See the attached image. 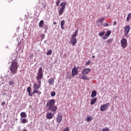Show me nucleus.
Masks as SVG:
<instances>
[{
    "label": "nucleus",
    "instance_id": "f257e3e1",
    "mask_svg": "<svg viewBox=\"0 0 131 131\" xmlns=\"http://www.w3.org/2000/svg\"><path fill=\"white\" fill-rule=\"evenodd\" d=\"M18 67L19 64H18V59H15L12 60L11 62V64L9 68L11 74H13V75L17 74Z\"/></svg>",
    "mask_w": 131,
    "mask_h": 131
},
{
    "label": "nucleus",
    "instance_id": "f03ea898",
    "mask_svg": "<svg viewBox=\"0 0 131 131\" xmlns=\"http://www.w3.org/2000/svg\"><path fill=\"white\" fill-rule=\"evenodd\" d=\"M55 100L51 99L48 101L46 104V108H48V110H51L52 112H56L58 107L55 106Z\"/></svg>",
    "mask_w": 131,
    "mask_h": 131
},
{
    "label": "nucleus",
    "instance_id": "7ed1b4c3",
    "mask_svg": "<svg viewBox=\"0 0 131 131\" xmlns=\"http://www.w3.org/2000/svg\"><path fill=\"white\" fill-rule=\"evenodd\" d=\"M43 77V73L42 72V67H40L38 70L37 73V76L36 77L37 79V82L38 84L41 85V79Z\"/></svg>",
    "mask_w": 131,
    "mask_h": 131
},
{
    "label": "nucleus",
    "instance_id": "20e7f679",
    "mask_svg": "<svg viewBox=\"0 0 131 131\" xmlns=\"http://www.w3.org/2000/svg\"><path fill=\"white\" fill-rule=\"evenodd\" d=\"M27 91L29 94V96L30 97H32V95H34V94H38V95H41V92L38 91L37 90H33V93L31 94V87H28Z\"/></svg>",
    "mask_w": 131,
    "mask_h": 131
},
{
    "label": "nucleus",
    "instance_id": "39448f33",
    "mask_svg": "<svg viewBox=\"0 0 131 131\" xmlns=\"http://www.w3.org/2000/svg\"><path fill=\"white\" fill-rule=\"evenodd\" d=\"M121 45L123 49H125V48L127 47V40L126 39H122L121 40Z\"/></svg>",
    "mask_w": 131,
    "mask_h": 131
},
{
    "label": "nucleus",
    "instance_id": "423d86ee",
    "mask_svg": "<svg viewBox=\"0 0 131 131\" xmlns=\"http://www.w3.org/2000/svg\"><path fill=\"white\" fill-rule=\"evenodd\" d=\"M109 105H110V103H107L105 104L101 105L100 107V111H105L106 109H107L108 107H109Z\"/></svg>",
    "mask_w": 131,
    "mask_h": 131
},
{
    "label": "nucleus",
    "instance_id": "0eeeda50",
    "mask_svg": "<svg viewBox=\"0 0 131 131\" xmlns=\"http://www.w3.org/2000/svg\"><path fill=\"white\" fill-rule=\"evenodd\" d=\"M65 8H66V2L64 3V5L61 7L59 11V16L62 15L63 13H64V10H65Z\"/></svg>",
    "mask_w": 131,
    "mask_h": 131
},
{
    "label": "nucleus",
    "instance_id": "6e6552de",
    "mask_svg": "<svg viewBox=\"0 0 131 131\" xmlns=\"http://www.w3.org/2000/svg\"><path fill=\"white\" fill-rule=\"evenodd\" d=\"M77 74H78V70L76 68V67H74L72 70V75L73 77H74L75 75H77Z\"/></svg>",
    "mask_w": 131,
    "mask_h": 131
},
{
    "label": "nucleus",
    "instance_id": "1a4fd4ad",
    "mask_svg": "<svg viewBox=\"0 0 131 131\" xmlns=\"http://www.w3.org/2000/svg\"><path fill=\"white\" fill-rule=\"evenodd\" d=\"M130 30V26H126L124 27V35H127L128 33H129V31Z\"/></svg>",
    "mask_w": 131,
    "mask_h": 131
},
{
    "label": "nucleus",
    "instance_id": "9d476101",
    "mask_svg": "<svg viewBox=\"0 0 131 131\" xmlns=\"http://www.w3.org/2000/svg\"><path fill=\"white\" fill-rule=\"evenodd\" d=\"M62 119H63V116L61 114H58L56 117V122L57 123H60L61 121H62Z\"/></svg>",
    "mask_w": 131,
    "mask_h": 131
},
{
    "label": "nucleus",
    "instance_id": "9b49d317",
    "mask_svg": "<svg viewBox=\"0 0 131 131\" xmlns=\"http://www.w3.org/2000/svg\"><path fill=\"white\" fill-rule=\"evenodd\" d=\"M90 72H91V69L86 68L82 71V74L83 75H85V74H88V73H90Z\"/></svg>",
    "mask_w": 131,
    "mask_h": 131
},
{
    "label": "nucleus",
    "instance_id": "f8f14e48",
    "mask_svg": "<svg viewBox=\"0 0 131 131\" xmlns=\"http://www.w3.org/2000/svg\"><path fill=\"white\" fill-rule=\"evenodd\" d=\"M40 86L41 85L37 84V83L33 84V90H38V89H40Z\"/></svg>",
    "mask_w": 131,
    "mask_h": 131
},
{
    "label": "nucleus",
    "instance_id": "ddd939ff",
    "mask_svg": "<svg viewBox=\"0 0 131 131\" xmlns=\"http://www.w3.org/2000/svg\"><path fill=\"white\" fill-rule=\"evenodd\" d=\"M79 78L80 79H84L85 80H89V77L86 75H79Z\"/></svg>",
    "mask_w": 131,
    "mask_h": 131
},
{
    "label": "nucleus",
    "instance_id": "4468645a",
    "mask_svg": "<svg viewBox=\"0 0 131 131\" xmlns=\"http://www.w3.org/2000/svg\"><path fill=\"white\" fill-rule=\"evenodd\" d=\"M77 42V40L76 38H72V40H71V43L72 46H75L76 43Z\"/></svg>",
    "mask_w": 131,
    "mask_h": 131
},
{
    "label": "nucleus",
    "instance_id": "2eb2a0df",
    "mask_svg": "<svg viewBox=\"0 0 131 131\" xmlns=\"http://www.w3.org/2000/svg\"><path fill=\"white\" fill-rule=\"evenodd\" d=\"M55 82V79L54 78H50L48 80V83L50 85H53Z\"/></svg>",
    "mask_w": 131,
    "mask_h": 131
},
{
    "label": "nucleus",
    "instance_id": "dca6fc26",
    "mask_svg": "<svg viewBox=\"0 0 131 131\" xmlns=\"http://www.w3.org/2000/svg\"><path fill=\"white\" fill-rule=\"evenodd\" d=\"M46 117L47 119H52L53 118V114L52 113H48L46 114Z\"/></svg>",
    "mask_w": 131,
    "mask_h": 131
},
{
    "label": "nucleus",
    "instance_id": "f3484780",
    "mask_svg": "<svg viewBox=\"0 0 131 131\" xmlns=\"http://www.w3.org/2000/svg\"><path fill=\"white\" fill-rule=\"evenodd\" d=\"M20 117L21 118H26L27 117V115H26V113L25 112H21L20 113Z\"/></svg>",
    "mask_w": 131,
    "mask_h": 131
},
{
    "label": "nucleus",
    "instance_id": "a211bd4d",
    "mask_svg": "<svg viewBox=\"0 0 131 131\" xmlns=\"http://www.w3.org/2000/svg\"><path fill=\"white\" fill-rule=\"evenodd\" d=\"M97 98H94L92 99L91 101V105H94L96 102H97Z\"/></svg>",
    "mask_w": 131,
    "mask_h": 131
},
{
    "label": "nucleus",
    "instance_id": "6ab92c4d",
    "mask_svg": "<svg viewBox=\"0 0 131 131\" xmlns=\"http://www.w3.org/2000/svg\"><path fill=\"white\" fill-rule=\"evenodd\" d=\"M97 96V92L96 91H93L91 94L92 98H95Z\"/></svg>",
    "mask_w": 131,
    "mask_h": 131
},
{
    "label": "nucleus",
    "instance_id": "aec40b11",
    "mask_svg": "<svg viewBox=\"0 0 131 131\" xmlns=\"http://www.w3.org/2000/svg\"><path fill=\"white\" fill-rule=\"evenodd\" d=\"M130 19H131V13H129L127 15V17L126 18V21L129 22V21H130Z\"/></svg>",
    "mask_w": 131,
    "mask_h": 131
},
{
    "label": "nucleus",
    "instance_id": "412c9836",
    "mask_svg": "<svg viewBox=\"0 0 131 131\" xmlns=\"http://www.w3.org/2000/svg\"><path fill=\"white\" fill-rule=\"evenodd\" d=\"M92 120H93V117H90V116L87 117L86 119V121H87V122H90L92 121Z\"/></svg>",
    "mask_w": 131,
    "mask_h": 131
},
{
    "label": "nucleus",
    "instance_id": "4be33fe9",
    "mask_svg": "<svg viewBox=\"0 0 131 131\" xmlns=\"http://www.w3.org/2000/svg\"><path fill=\"white\" fill-rule=\"evenodd\" d=\"M43 20H41L39 23V26L40 28H42L43 27Z\"/></svg>",
    "mask_w": 131,
    "mask_h": 131
},
{
    "label": "nucleus",
    "instance_id": "5701e85b",
    "mask_svg": "<svg viewBox=\"0 0 131 131\" xmlns=\"http://www.w3.org/2000/svg\"><path fill=\"white\" fill-rule=\"evenodd\" d=\"M64 24H65V20H61V24H60L61 29H64Z\"/></svg>",
    "mask_w": 131,
    "mask_h": 131
},
{
    "label": "nucleus",
    "instance_id": "b1692460",
    "mask_svg": "<svg viewBox=\"0 0 131 131\" xmlns=\"http://www.w3.org/2000/svg\"><path fill=\"white\" fill-rule=\"evenodd\" d=\"M110 34H111V31L108 30V31L106 32V33L105 34V36H106V37H108V36H109L110 35Z\"/></svg>",
    "mask_w": 131,
    "mask_h": 131
},
{
    "label": "nucleus",
    "instance_id": "393cba45",
    "mask_svg": "<svg viewBox=\"0 0 131 131\" xmlns=\"http://www.w3.org/2000/svg\"><path fill=\"white\" fill-rule=\"evenodd\" d=\"M20 120H21V123L23 124L28 122V121H27V119H25V118L24 119L20 118Z\"/></svg>",
    "mask_w": 131,
    "mask_h": 131
},
{
    "label": "nucleus",
    "instance_id": "a878e982",
    "mask_svg": "<svg viewBox=\"0 0 131 131\" xmlns=\"http://www.w3.org/2000/svg\"><path fill=\"white\" fill-rule=\"evenodd\" d=\"M105 20V17H102L101 18H100L98 19V21L100 23H102V22H103V21H104Z\"/></svg>",
    "mask_w": 131,
    "mask_h": 131
},
{
    "label": "nucleus",
    "instance_id": "bb28decb",
    "mask_svg": "<svg viewBox=\"0 0 131 131\" xmlns=\"http://www.w3.org/2000/svg\"><path fill=\"white\" fill-rule=\"evenodd\" d=\"M53 51L50 50L48 52H47L46 55L47 56H50V55H52Z\"/></svg>",
    "mask_w": 131,
    "mask_h": 131
},
{
    "label": "nucleus",
    "instance_id": "cd10ccee",
    "mask_svg": "<svg viewBox=\"0 0 131 131\" xmlns=\"http://www.w3.org/2000/svg\"><path fill=\"white\" fill-rule=\"evenodd\" d=\"M104 34H105V31H103V32H100L99 33V36H103V35H104Z\"/></svg>",
    "mask_w": 131,
    "mask_h": 131
},
{
    "label": "nucleus",
    "instance_id": "c85d7f7f",
    "mask_svg": "<svg viewBox=\"0 0 131 131\" xmlns=\"http://www.w3.org/2000/svg\"><path fill=\"white\" fill-rule=\"evenodd\" d=\"M112 41H113V39H110L107 41V43H112Z\"/></svg>",
    "mask_w": 131,
    "mask_h": 131
},
{
    "label": "nucleus",
    "instance_id": "c756f323",
    "mask_svg": "<svg viewBox=\"0 0 131 131\" xmlns=\"http://www.w3.org/2000/svg\"><path fill=\"white\" fill-rule=\"evenodd\" d=\"M9 85L12 86L14 84V81H9L8 82Z\"/></svg>",
    "mask_w": 131,
    "mask_h": 131
},
{
    "label": "nucleus",
    "instance_id": "7c9ffc66",
    "mask_svg": "<svg viewBox=\"0 0 131 131\" xmlns=\"http://www.w3.org/2000/svg\"><path fill=\"white\" fill-rule=\"evenodd\" d=\"M51 97H55L56 96V92H53L51 94Z\"/></svg>",
    "mask_w": 131,
    "mask_h": 131
},
{
    "label": "nucleus",
    "instance_id": "2f4dec72",
    "mask_svg": "<svg viewBox=\"0 0 131 131\" xmlns=\"http://www.w3.org/2000/svg\"><path fill=\"white\" fill-rule=\"evenodd\" d=\"M70 129H69V127H67L63 130V131H70Z\"/></svg>",
    "mask_w": 131,
    "mask_h": 131
},
{
    "label": "nucleus",
    "instance_id": "473e14b6",
    "mask_svg": "<svg viewBox=\"0 0 131 131\" xmlns=\"http://www.w3.org/2000/svg\"><path fill=\"white\" fill-rule=\"evenodd\" d=\"M109 130V129L108 128H104L102 129L101 131H108Z\"/></svg>",
    "mask_w": 131,
    "mask_h": 131
},
{
    "label": "nucleus",
    "instance_id": "72a5a7b5",
    "mask_svg": "<svg viewBox=\"0 0 131 131\" xmlns=\"http://www.w3.org/2000/svg\"><path fill=\"white\" fill-rule=\"evenodd\" d=\"M76 36H77V34L74 33V34L72 35V38H75V37H76Z\"/></svg>",
    "mask_w": 131,
    "mask_h": 131
},
{
    "label": "nucleus",
    "instance_id": "f704fd0d",
    "mask_svg": "<svg viewBox=\"0 0 131 131\" xmlns=\"http://www.w3.org/2000/svg\"><path fill=\"white\" fill-rule=\"evenodd\" d=\"M60 3H61V2L60 1H57V2H56V6L57 7H58V6H59V5H60Z\"/></svg>",
    "mask_w": 131,
    "mask_h": 131
},
{
    "label": "nucleus",
    "instance_id": "c9c22d12",
    "mask_svg": "<svg viewBox=\"0 0 131 131\" xmlns=\"http://www.w3.org/2000/svg\"><path fill=\"white\" fill-rule=\"evenodd\" d=\"M90 63H91V61H87L86 63H85V65L86 66H89V65H90Z\"/></svg>",
    "mask_w": 131,
    "mask_h": 131
},
{
    "label": "nucleus",
    "instance_id": "e433bc0d",
    "mask_svg": "<svg viewBox=\"0 0 131 131\" xmlns=\"http://www.w3.org/2000/svg\"><path fill=\"white\" fill-rule=\"evenodd\" d=\"M103 26H104V27H108V26H109V24L105 23L103 25Z\"/></svg>",
    "mask_w": 131,
    "mask_h": 131
},
{
    "label": "nucleus",
    "instance_id": "4c0bfd02",
    "mask_svg": "<svg viewBox=\"0 0 131 131\" xmlns=\"http://www.w3.org/2000/svg\"><path fill=\"white\" fill-rule=\"evenodd\" d=\"M2 106H4V105H6V102L3 101L1 103Z\"/></svg>",
    "mask_w": 131,
    "mask_h": 131
},
{
    "label": "nucleus",
    "instance_id": "58836bf2",
    "mask_svg": "<svg viewBox=\"0 0 131 131\" xmlns=\"http://www.w3.org/2000/svg\"><path fill=\"white\" fill-rule=\"evenodd\" d=\"M60 6L61 7H63V6H64V2H62L60 4Z\"/></svg>",
    "mask_w": 131,
    "mask_h": 131
},
{
    "label": "nucleus",
    "instance_id": "ea45409f",
    "mask_svg": "<svg viewBox=\"0 0 131 131\" xmlns=\"http://www.w3.org/2000/svg\"><path fill=\"white\" fill-rule=\"evenodd\" d=\"M78 32V30H76L75 32V34L77 35Z\"/></svg>",
    "mask_w": 131,
    "mask_h": 131
},
{
    "label": "nucleus",
    "instance_id": "a19ab883",
    "mask_svg": "<svg viewBox=\"0 0 131 131\" xmlns=\"http://www.w3.org/2000/svg\"><path fill=\"white\" fill-rule=\"evenodd\" d=\"M116 24H117V22H116V21H115L114 22V25L115 26V25H116Z\"/></svg>",
    "mask_w": 131,
    "mask_h": 131
},
{
    "label": "nucleus",
    "instance_id": "79ce46f5",
    "mask_svg": "<svg viewBox=\"0 0 131 131\" xmlns=\"http://www.w3.org/2000/svg\"><path fill=\"white\" fill-rule=\"evenodd\" d=\"M41 37H45V35L43 34H41Z\"/></svg>",
    "mask_w": 131,
    "mask_h": 131
},
{
    "label": "nucleus",
    "instance_id": "37998d69",
    "mask_svg": "<svg viewBox=\"0 0 131 131\" xmlns=\"http://www.w3.org/2000/svg\"><path fill=\"white\" fill-rule=\"evenodd\" d=\"M53 24H54V25H56V24H57V23H56V22H53Z\"/></svg>",
    "mask_w": 131,
    "mask_h": 131
},
{
    "label": "nucleus",
    "instance_id": "c03bdc74",
    "mask_svg": "<svg viewBox=\"0 0 131 131\" xmlns=\"http://www.w3.org/2000/svg\"><path fill=\"white\" fill-rule=\"evenodd\" d=\"M12 1H13V0H8V2H9V3H11V2H12Z\"/></svg>",
    "mask_w": 131,
    "mask_h": 131
},
{
    "label": "nucleus",
    "instance_id": "a18cd8bd",
    "mask_svg": "<svg viewBox=\"0 0 131 131\" xmlns=\"http://www.w3.org/2000/svg\"><path fill=\"white\" fill-rule=\"evenodd\" d=\"M92 58H95V55L92 56Z\"/></svg>",
    "mask_w": 131,
    "mask_h": 131
},
{
    "label": "nucleus",
    "instance_id": "49530a36",
    "mask_svg": "<svg viewBox=\"0 0 131 131\" xmlns=\"http://www.w3.org/2000/svg\"><path fill=\"white\" fill-rule=\"evenodd\" d=\"M22 131H27V129H25L24 130H23Z\"/></svg>",
    "mask_w": 131,
    "mask_h": 131
},
{
    "label": "nucleus",
    "instance_id": "de8ad7c7",
    "mask_svg": "<svg viewBox=\"0 0 131 131\" xmlns=\"http://www.w3.org/2000/svg\"><path fill=\"white\" fill-rule=\"evenodd\" d=\"M103 39H107V37H104Z\"/></svg>",
    "mask_w": 131,
    "mask_h": 131
},
{
    "label": "nucleus",
    "instance_id": "09e8293b",
    "mask_svg": "<svg viewBox=\"0 0 131 131\" xmlns=\"http://www.w3.org/2000/svg\"><path fill=\"white\" fill-rule=\"evenodd\" d=\"M61 1H63V0H61Z\"/></svg>",
    "mask_w": 131,
    "mask_h": 131
}]
</instances>
